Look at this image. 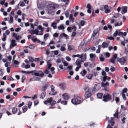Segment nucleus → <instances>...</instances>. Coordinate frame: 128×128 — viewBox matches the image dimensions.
<instances>
[{
    "label": "nucleus",
    "instance_id": "6",
    "mask_svg": "<svg viewBox=\"0 0 128 128\" xmlns=\"http://www.w3.org/2000/svg\"><path fill=\"white\" fill-rule=\"evenodd\" d=\"M44 73L41 70H39L37 71V72H35L34 75L36 76H39L40 77H42L44 76Z\"/></svg>",
    "mask_w": 128,
    "mask_h": 128
},
{
    "label": "nucleus",
    "instance_id": "47",
    "mask_svg": "<svg viewBox=\"0 0 128 128\" xmlns=\"http://www.w3.org/2000/svg\"><path fill=\"white\" fill-rule=\"evenodd\" d=\"M33 81H36L38 80V81H40V78L37 77H34V80H33Z\"/></svg>",
    "mask_w": 128,
    "mask_h": 128
},
{
    "label": "nucleus",
    "instance_id": "30",
    "mask_svg": "<svg viewBox=\"0 0 128 128\" xmlns=\"http://www.w3.org/2000/svg\"><path fill=\"white\" fill-rule=\"evenodd\" d=\"M120 30H116L113 36L116 37L117 35H118V32L120 31Z\"/></svg>",
    "mask_w": 128,
    "mask_h": 128
},
{
    "label": "nucleus",
    "instance_id": "28",
    "mask_svg": "<svg viewBox=\"0 0 128 128\" xmlns=\"http://www.w3.org/2000/svg\"><path fill=\"white\" fill-rule=\"evenodd\" d=\"M91 95L90 93H88V92H85V93L84 95V96L86 98H88L90 97Z\"/></svg>",
    "mask_w": 128,
    "mask_h": 128
},
{
    "label": "nucleus",
    "instance_id": "11",
    "mask_svg": "<svg viewBox=\"0 0 128 128\" xmlns=\"http://www.w3.org/2000/svg\"><path fill=\"white\" fill-rule=\"evenodd\" d=\"M17 46V44L16 43V41L14 40H11L10 48L11 49L12 48L14 47Z\"/></svg>",
    "mask_w": 128,
    "mask_h": 128
},
{
    "label": "nucleus",
    "instance_id": "12",
    "mask_svg": "<svg viewBox=\"0 0 128 128\" xmlns=\"http://www.w3.org/2000/svg\"><path fill=\"white\" fill-rule=\"evenodd\" d=\"M114 120V118L113 117L111 118L110 120H108V123L109 124H111V125L112 126H113L114 123V122L113 121Z\"/></svg>",
    "mask_w": 128,
    "mask_h": 128
},
{
    "label": "nucleus",
    "instance_id": "63",
    "mask_svg": "<svg viewBox=\"0 0 128 128\" xmlns=\"http://www.w3.org/2000/svg\"><path fill=\"white\" fill-rule=\"evenodd\" d=\"M121 107L122 109L124 110H126V108L123 105H121Z\"/></svg>",
    "mask_w": 128,
    "mask_h": 128
},
{
    "label": "nucleus",
    "instance_id": "53",
    "mask_svg": "<svg viewBox=\"0 0 128 128\" xmlns=\"http://www.w3.org/2000/svg\"><path fill=\"white\" fill-rule=\"evenodd\" d=\"M64 66H67L68 65V63L66 61H62Z\"/></svg>",
    "mask_w": 128,
    "mask_h": 128
},
{
    "label": "nucleus",
    "instance_id": "7",
    "mask_svg": "<svg viewBox=\"0 0 128 128\" xmlns=\"http://www.w3.org/2000/svg\"><path fill=\"white\" fill-rule=\"evenodd\" d=\"M118 58L117 54H114L113 56V57L110 59V62L113 64H115L116 62V59Z\"/></svg>",
    "mask_w": 128,
    "mask_h": 128
},
{
    "label": "nucleus",
    "instance_id": "22",
    "mask_svg": "<svg viewBox=\"0 0 128 128\" xmlns=\"http://www.w3.org/2000/svg\"><path fill=\"white\" fill-rule=\"evenodd\" d=\"M101 85L102 87H105L106 86H108L109 84L108 82H106L105 83L102 82L101 83Z\"/></svg>",
    "mask_w": 128,
    "mask_h": 128
},
{
    "label": "nucleus",
    "instance_id": "56",
    "mask_svg": "<svg viewBox=\"0 0 128 128\" xmlns=\"http://www.w3.org/2000/svg\"><path fill=\"white\" fill-rule=\"evenodd\" d=\"M32 102H28V107L29 108H30L31 106H32Z\"/></svg>",
    "mask_w": 128,
    "mask_h": 128
},
{
    "label": "nucleus",
    "instance_id": "34",
    "mask_svg": "<svg viewBox=\"0 0 128 128\" xmlns=\"http://www.w3.org/2000/svg\"><path fill=\"white\" fill-rule=\"evenodd\" d=\"M93 75L92 74H88L86 76V78L89 80H91Z\"/></svg>",
    "mask_w": 128,
    "mask_h": 128
},
{
    "label": "nucleus",
    "instance_id": "57",
    "mask_svg": "<svg viewBox=\"0 0 128 128\" xmlns=\"http://www.w3.org/2000/svg\"><path fill=\"white\" fill-rule=\"evenodd\" d=\"M54 37L57 38L58 36V34L57 33H55L53 34Z\"/></svg>",
    "mask_w": 128,
    "mask_h": 128
},
{
    "label": "nucleus",
    "instance_id": "16",
    "mask_svg": "<svg viewBox=\"0 0 128 128\" xmlns=\"http://www.w3.org/2000/svg\"><path fill=\"white\" fill-rule=\"evenodd\" d=\"M122 10L121 12V13L124 14L126 12L127 10V8L126 6H122Z\"/></svg>",
    "mask_w": 128,
    "mask_h": 128
},
{
    "label": "nucleus",
    "instance_id": "23",
    "mask_svg": "<svg viewBox=\"0 0 128 128\" xmlns=\"http://www.w3.org/2000/svg\"><path fill=\"white\" fill-rule=\"evenodd\" d=\"M108 46V44L105 42H104L101 46L103 48H107Z\"/></svg>",
    "mask_w": 128,
    "mask_h": 128
},
{
    "label": "nucleus",
    "instance_id": "59",
    "mask_svg": "<svg viewBox=\"0 0 128 128\" xmlns=\"http://www.w3.org/2000/svg\"><path fill=\"white\" fill-rule=\"evenodd\" d=\"M39 102L38 101V100H35L34 102V106H36L37 105L38 103Z\"/></svg>",
    "mask_w": 128,
    "mask_h": 128
},
{
    "label": "nucleus",
    "instance_id": "58",
    "mask_svg": "<svg viewBox=\"0 0 128 128\" xmlns=\"http://www.w3.org/2000/svg\"><path fill=\"white\" fill-rule=\"evenodd\" d=\"M107 76H105L103 77V82H105L107 79Z\"/></svg>",
    "mask_w": 128,
    "mask_h": 128
},
{
    "label": "nucleus",
    "instance_id": "48",
    "mask_svg": "<svg viewBox=\"0 0 128 128\" xmlns=\"http://www.w3.org/2000/svg\"><path fill=\"white\" fill-rule=\"evenodd\" d=\"M34 47L35 46L34 44H31L29 46V48L31 49H34Z\"/></svg>",
    "mask_w": 128,
    "mask_h": 128
},
{
    "label": "nucleus",
    "instance_id": "17",
    "mask_svg": "<svg viewBox=\"0 0 128 128\" xmlns=\"http://www.w3.org/2000/svg\"><path fill=\"white\" fill-rule=\"evenodd\" d=\"M85 22H86L84 21L83 20H81L80 22V24H78V26L79 28V29L81 27L80 26H83L84 25V24Z\"/></svg>",
    "mask_w": 128,
    "mask_h": 128
},
{
    "label": "nucleus",
    "instance_id": "13",
    "mask_svg": "<svg viewBox=\"0 0 128 128\" xmlns=\"http://www.w3.org/2000/svg\"><path fill=\"white\" fill-rule=\"evenodd\" d=\"M104 8L105 10V12L106 13H108L110 12L109 9V7L107 5H105L104 6Z\"/></svg>",
    "mask_w": 128,
    "mask_h": 128
},
{
    "label": "nucleus",
    "instance_id": "44",
    "mask_svg": "<svg viewBox=\"0 0 128 128\" xmlns=\"http://www.w3.org/2000/svg\"><path fill=\"white\" fill-rule=\"evenodd\" d=\"M10 21L9 22L10 24H12V23L13 22V18L10 15Z\"/></svg>",
    "mask_w": 128,
    "mask_h": 128
},
{
    "label": "nucleus",
    "instance_id": "18",
    "mask_svg": "<svg viewBox=\"0 0 128 128\" xmlns=\"http://www.w3.org/2000/svg\"><path fill=\"white\" fill-rule=\"evenodd\" d=\"M39 31L37 29H35L34 30V34H36L38 35H42L43 34V33H41L40 32L38 33Z\"/></svg>",
    "mask_w": 128,
    "mask_h": 128
},
{
    "label": "nucleus",
    "instance_id": "64",
    "mask_svg": "<svg viewBox=\"0 0 128 128\" xmlns=\"http://www.w3.org/2000/svg\"><path fill=\"white\" fill-rule=\"evenodd\" d=\"M65 14L66 16V18H68V15L69 14V13L68 12V11H66L65 12Z\"/></svg>",
    "mask_w": 128,
    "mask_h": 128
},
{
    "label": "nucleus",
    "instance_id": "27",
    "mask_svg": "<svg viewBox=\"0 0 128 128\" xmlns=\"http://www.w3.org/2000/svg\"><path fill=\"white\" fill-rule=\"evenodd\" d=\"M46 95V92H42L40 94V98L42 99H43L45 96Z\"/></svg>",
    "mask_w": 128,
    "mask_h": 128
},
{
    "label": "nucleus",
    "instance_id": "21",
    "mask_svg": "<svg viewBox=\"0 0 128 128\" xmlns=\"http://www.w3.org/2000/svg\"><path fill=\"white\" fill-rule=\"evenodd\" d=\"M62 96L63 98L66 100H68L69 98V96L67 94H63L62 95Z\"/></svg>",
    "mask_w": 128,
    "mask_h": 128
},
{
    "label": "nucleus",
    "instance_id": "29",
    "mask_svg": "<svg viewBox=\"0 0 128 128\" xmlns=\"http://www.w3.org/2000/svg\"><path fill=\"white\" fill-rule=\"evenodd\" d=\"M87 72L85 70H84L82 71L80 73V74L82 76H84L86 74Z\"/></svg>",
    "mask_w": 128,
    "mask_h": 128
},
{
    "label": "nucleus",
    "instance_id": "3",
    "mask_svg": "<svg viewBox=\"0 0 128 128\" xmlns=\"http://www.w3.org/2000/svg\"><path fill=\"white\" fill-rule=\"evenodd\" d=\"M48 103H50L52 106L56 103V102L55 101L53 100L52 98H48L44 102V104H48Z\"/></svg>",
    "mask_w": 128,
    "mask_h": 128
},
{
    "label": "nucleus",
    "instance_id": "5",
    "mask_svg": "<svg viewBox=\"0 0 128 128\" xmlns=\"http://www.w3.org/2000/svg\"><path fill=\"white\" fill-rule=\"evenodd\" d=\"M80 58L83 62L85 61L86 59V53H82L80 55Z\"/></svg>",
    "mask_w": 128,
    "mask_h": 128
},
{
    "label": "nucleus",
    "instance_id": "46",
    "mask_svg": "<svg viewBox=\"0 0 128 128\" xmlns=\"http://www.w3.org/2000/svg\"><path fill=\"white\" fill-rule=\"evenodd\" d=\"M59 86L63 89H64L65 87V84L63 83H61L59 84Z\"/></svg>",
    "mask_w": 128,
    "mask_h": 128
},
{
    "label": "nucleus",
    "instance_id": "10",
    "mask_svg": "<svg viewBox=\"0 0 128 128\" xmlns=\"http://www.w3.org/2000/svg\"><path fill=\"white\" fill-rule=\"evenodd\" d=\"M90 60L92 62H94L95 60L96 55L95 54H90Z\"/></svg>",
    "mask_w": 128,
    "mask_h": 128
},
{
    "label": "nucleus",
    "instance_id": "50",
    "mask_svg": "<svg viewBox=\"0 0 128 128\" xmlns=\"http://www.w3.org/2000/svg\"><path fill=\"white\" fill-rule=\"evenodd\" d=\"M28 58L29 59V61L30 62H33L34 61V59L32 57H28Z\"/></svg>",
    "mask_w": 128,
    "mask_h": 128
},
{
    "label": "nucleus",
    "instance_id": "1",
    "mask_svg": "<svg viewBox=\"0 0 128 128\" xmlns=\"http://www.w3.org/2000/svg\"><path fill=\"white\" fill-rule=\"evenodd\" d=\"M74 98L72 99V102L74 104H79L82 102L80 98L77 95H75Z\"/></svg>",
    "mask_w": 128,
    "mask_h": 128
},
{
    "label": "nucleus",
    "instance_id": "42",
    "mask_svg": "<svg viewBox=\"0 0 128 128\" xmlns=\"http://www.w3.org/2000/svg\"><path fill=\"white\" fill-rule=\"evenodd\" d=\"M58 28L59 30L64 29V28L63 25L58 26Z\"/></svg>",
    "mask_w": 128,
    "mask_h": 128
},
{
    "label": "nucleus",
    "instance_id": "43",
    "mask_svg": "<svg viewBox=\"0 0 128 128\" xmlns=\"http://www.w3.org/2000/svg\"><path fill=\"white\" fill-rule=\"evenodd\" d=\"M122 22H120V24H119L118 23V22H115L114 24V26H120L122 25Z\"/></svg>",
    "mask_w": 128,
    "mask_h": 128
},
{
    "label": "nucleus",
    "instance_id": "39",
    "mask_svg": "<svg viewBox=\"0 0 128 128\" xmlns=\"http://www.w3.org/2000/svg\"><path fill=\"white\" fill-rule=\"evenodd\" d=\"M127 90H128L126 88H124V89H123L122 90V94H124V93H126L127 92Z\"/></svg>",
    "mask_w": 128,
    "mask_h": 128
},
{
    "label": "nucleus",
    "instance_id": "38",
    "mask_svg": "<svg viewBox=\"0 0 128 128\" xmlns=\"http://www.w3.org/2000/svg\"><path fill=\"white\" fill-rule=\"evenodd\" d=\"M17 108H16L15 107H13L12 108V112L14 114H15L17 112Z\"/></svg>",
    "mask_w": 128,
    "mask_h": 128
},
{
    "label": "nucleus",
    "instance_id": "33",
    "mask_svg": "<svg viewBox=\"0 0 128 128\" xmlns=\"http://www.w3.org/2000/svg\"><path fill=\"white\" fill-rule=\"evenodd\" d=\"M49 34H46L44 36V40L46 41V38H48L49 36Z\"/></svg>",
    "mask_w": 128,
    "mask_h": 128
},
{
    "label": "nucleus",
    "instance_id": "35",
    "mask_svg": "<svg viewBox=\"0 0 128 128\" xmlns=\"http://www.w3.org/2000/svg\"><path fill=\"white\" fill-rule=\"evenodd\" d=\"M103 96V94L101 93H98L97 94V96L98 98H102Z\"/></svg>",
    "mask_w": 128,
    "mask_h": 128
},
{
    "label": "nucleus",
    "instance_id": "55",
    "mask_svg": "<svg viewBox=\"0 0 128 128\" xmlns=\"http://www.w3.org/2000/svg\"><path fill=\"white\" fill-rule=\"evenodd\" d=\"M26 77L24 76H22L21 79V82H23L24 80L25 79Z\"/></svg>",
    "mask_w": 128,
    "mask_h": 128
},
{
    "label": "nucleus",
    "instance_id": "31",
    "mask_svg": "<svg viewBox=\"0 0 128 128\" xmlns=\"http://www.w3.org/2000/svg\"><path fill=\"white\" fill-rule=\"evenodd\" d=\"M62 61V62L63 61V58H61V59L58 58L56 60V62L57 64H58L61 63Z\"/></svg>",
    "mask_w": 128,
    "mask_h": 128
},
{
    "label": "nucleus",
    "instance_id": "9",
    "mask_svg": "<svg viewBox=\"0 0 128 128\" xmlns=\"http://www.w3.org/2000/svg\"><path fill=\"white\" fill-rule=\"evenodd\" d=\"M83 62L82 60L79 59H78L76 60V62L74 63V64L76 65L77 66H78L81 67V64L82 62Z\"/></svg>",
    "mask_w": 128,
    "mask_h": 128
},
{
    "label": "nucleus",
    "instance_id": "60",
    "mask_svg": "<svg viewBox=\"0 0 128 128\" xmlns=\"http://www.w3.org/2000/svg\"><path fill=\"white\" fill-rule=\"evenodd\" d=\"M80 55L79 54H77L76 55H73L72 56V57L73 58H75L76 57H78L80 58Z\"/></svg>",
    "mask_w": 128,
    "mask_h": 128
},
{
    "label": "nucleus",
    "instance_id": "20",
    "mask_svg": "<svg viewBox=\"0 0 128 128\" xmlns=\"http://www.w3.org/2000/svg\"><path fill=\"white\" fill-rule=\"evenodd\" d=\"M86 44H85L84 41H82L80 45L79 46V48H82L83 46H85Z\"/></svg>",
    "mask_w": 128,
    "mask_h": 128
},
{
    "label": "nucleus",
    "instance_id": "26",
    "mask_svg": "<svg viewBox=\"0 0 128 128\" xmlns=\"http://www.w3.org/2000/svg\"><path fill=\"white\" fill-rule=\"evenodd\" d=\"M48 86L47 84H46L44 86H43L42 87V91L45 92L46 90V89L47 88Z\"/></svg>",
    "mask_w": 128,
    "mask_h": 128
},
{
    "label": "nucleus",
    "instance_id": "36",
    "mask_svg": "<svg viewBox=\"0 0 128 128\" xmlns=\"http://www.w3.org/2000/svg\"><path fill=\"white\" fill-rule=\"evenodd\" d=\"M47 65L48 67H47V68L48 69H50V68L52 66V64L49 62H47Z\"/></svg>",
    "mask_w": 128,
    "mask_h": 128
},
{
    "label": "nucleus",
    "instance_id": "41",
    "mask_svg": "<svg viewBox=\"0 0 128 128\" xmlns=\"http://www.w3.org/2000/svg\"><path fill=\"white\" fill-rule=\"evenodd\" d=\"M101 47L100 45H99L98 46V49L96 52L97 53H99L100 52V50Z\"/></svg>",
    "mask_w": 128,
    "mask_h": 128
},
{
    "label": "nucleus",
    "instance_id": "24",
    "mask_svg": "<svg viewBox=\"0 0 128 128\" xmlns=\"http://www.w3.org/2000/svg\"><path fill=\"white\" fill-rule=\"evenodd\" d=\"M74 47L73 46L69 45L68 46V51H70L72 50H74Z\"/></svg>",
    "mask_w": 128,
    "mask_h": 128
},
{
    "label": "nucleus",
    "instance_id": "8",
    "mask_svg": "<svg viewBox=\"0 0 128 128\" xmlns=\"http://www.w3.org/2000/svg\"><path fill=\"white\" fill-rule=\"evenodd\" d=\"M50 88H51V91L49 93L51 95H54L56 94L57 92H54V86L53 85H51L50 86Z\"/></svg>",
    "mask_w": 128,
    "mask_h": 128
},
{
    "label": "nucleus",
    "instance_id": "4",
    "mask_svg": "<svg viewBox=\"0 0 128 128\" xmlns=\"http://www.w3.org/2000/svg\"><path fill=\"white\" fill-rule=\"evenodd\" d=\"M117 62H118L122 65H124L126 62V59L125 57H123L121 58H118L116 59Z\"/></svg>",
    "mask_w": 128,
    "mask_h": 128
},
{
    "label": "nucleus",
    "instance_id": "62",
    "mask_svg": "<svg viewBox=\"0 0 128 128\" xmlns=\"http://www.w3.org/2000/svg\"><path fill=\"white\" fill-rule=\"evenodd\" d=\"M8 80H9L13 81L14 80L12 76H9L8 78Z\"/></svg>",
    "mask_w": 128,
    "mask_h": 128
},
{
    "label": "nucleus",
    "instance_id": "19",
    "mask_svg": "<svg viewBox=\"0 0 128 128\" xmlns=\"http://www.w3.org/2000/svg\"><path fill=\"white\" fill-rule=\"evenodd\" d=\"M13 35L14 36L15 38L17 40H18L19 38H21L20 36L17 35V34L15 33H13Z\"/></svg>",
    "mask_w": 128,
    "mask_h": 128
},
{
    "label": "nucleus",
    "instance_id": "45",
    "mask_svg": "<svg viewBox=\"0 0 128 128\" xmlns=\"http://www.w3.org/2000/svg\"><path fill=\"white\" fill-rule=\"evenodd\" d=\"M42 59V57H40V58H36L34 60L35 62H37L38 61Z\"/></svg>",
    "mask_w": 128,
    "mask_h": 128
},
{
    "label": "nucleus",
    "instance_id": "37",
    "mask_svg": "<svg viewBox=\"0 0 128 128\" xmlns=\"http://www.w3.org/2000/svg\"><path fill=\"white\" fill-rule=\"evenodd\" d=\"M51 26H52L54 29H55L56 28V23L53 22Z\"/></svg>",
    "mask_w": 128,
    "mask_h": 128
},
{
    "label": "nucleus",
    "instance_id": "61",
    "mask_svg": "<svg viewBox=\"0 0 128 128\" xmlns=\"http://www.w3.org/2000/svg\"><path fill=\"white\" fill-rule=\"evenodd\" d=\"M61 103L62 104L65 105L67 103V102L66 101H62L61 102Z\"/></svg>",
    "mask_w": 128,
    "mask_h": 128
},
{
    "label": "nucleus",
    "instance_id": "52",
    "mask_svg": "<svg viewBox=\"0 0 128 128\" xmlns=\"http://www.w3.org/2000/svg\"><path fill=\"white\" fill-rule=\"evenodd\" d=\"M84 90L86 91L85 92H88L89 91V89L88 88L87 86H85L84 88Z\"/></svg>",
    "mask_w": 128,
    "mask_h": 128
},
{
    "label": "nucleus",
    "instance_id": "14",
    "mask_svg": "<svg viewBox=\"0 0 128 128\" xmlns=\"http://www.w3.org/2000/svg\"><path fill=\"white\" fill-rule=\"evenodd\" d=\"M98 33V31H96V30H94V31L91 38V40H94V37Z\"/></svg>",
    "mask_w": 128,
    "mask_h": 128
},
{
    "label": "nucleus",
    "instance_id": "40",
    "mask_svg": "<svg viewBox=\"0 0 128 128\" xmlns=\"http://www.w3.org/2000/svg\"><path fill=\"white\" fill-rule=\"evenodd\" d=\"M69 19L70 20H71L72 21V22H74V18L73 17L72 15L71 14H70V15Z\"/></svg>",
    "mask_w": 128,
    "mask_h": 128
},
{
    "label": "nucleus",
    "instance_id": "51",
    "mask_svg": "<svg viewBox=\"0 0 128 128\" xmlns=\"http://www.w3.org/2000/svg\"><path fill=\"white\" fill-rule=\"evenodd\" d=\"M114 116L115 118H118V114L117 111H116L115 113L114 114Z\"/></svg>",
    "mask_w": 128,
    "mask_h": 128
},
{
    "label": "nucleus",
    "instance_id": "2",
    "mask_svg": "<svg viewBox=\"0 0 128 128\" xmlns=\"http://www.w3.org/2000/svg\"><path fill=\"white\" fill-rule=\"evenodd\" d=\"M103 100L105 102L112 99L111 95L108 93L104 94L103 95Z\"/></svg>",
    "mask_w": 128,
    "mask_h": 128
},
{
    "label": "nucleus",
    "instance_id": "49",
    "mask_svg": "<svg viewBox=\"0 0 128 128\" xmlns=\"http://www.w3.org/2000/svg\"><path fill=\"white\" fill-rule=\"evenodd\" d=\"M60 50L61 51L64 52L66 50V49L63 46H61Z\"/></svg>",
    "mask_w": 128,
    "mask_h": 128
},
{
    "label": "nucleus",
    "instance_id": "25",
    "mask_svg": "<svg viewBox=\"0 0 128 128\" xmlns=\"http://www.w3.org/2000/svg\"><path fill=\"white\" fill-rule=\"evenodd\" d=\"M37 28L39 30H40V32L41 33H43V31L44 30V28L42 27V26L40 25H39L38 26Z\"/></svg>",
    "mask_w": 128,
    "mask_h": 128
},
{
    "label": "nucleus",
    "instance_id": "32",
    "mask_svg": "<svg viewBox=\"0 0 128 128\" xmlns=\"http://www.w3.org/2000/svg\"><path fill=\"white\" fill-rule=\"evenodd\" d=\"M22 109L24 112H25L27 111L28 109L27 107L26 106H24L22 107Z\"/></svg>",
    "mask_w": 128,
    "mask_h": 128
},
{
    "label": "nucleus",
    "instance_id": "15",
    "mask_svg": "<svg viewBox=\"0 0 128 128\" xmlns=\"http://www.w3.org/2000/svg\"><path fill=\"white\" fill-rule=\"evenodd\" d=\"M100 88L99 87L98 84H96L93 88V90L94 91H96L100 89Z\"/></svg>",
    "mask_w": 128,
    "mask_h": 128
},
{
    "label": "nucleus",
    "instance_id": "54",
    "mask_svg": "<svg viewBox=\"0 0 128 128\" xmlns=\"http://www.w3.org/2000/svg\"><path fill=\"white\" fill-rule=\"evenodd\" d=\"M110 70L112 72H114L115 70V68L113 66H111L110 68Z\"/></svg>",
    "mask_w": 128,
    "mask_h": 128
}]
</instances>
